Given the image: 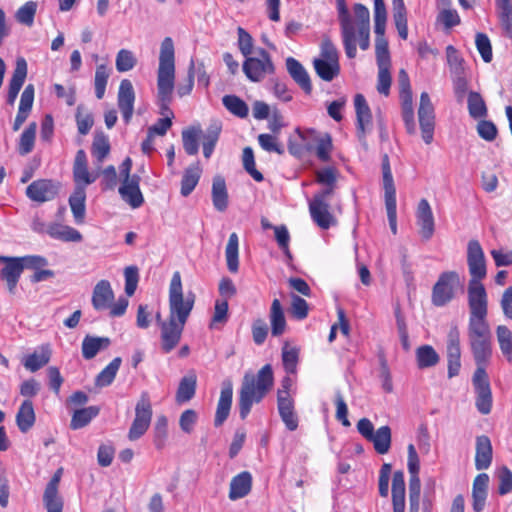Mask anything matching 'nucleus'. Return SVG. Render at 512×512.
Returning a JSON list of instances; mask_svg holds the SVG:
<instances>
[{
  "label": "nucleus",
  "mask_w": 512,
  "mask_h": 512,
  "mask_svg": "<svg viewBox=\"0 0 512 512\" xmlns=\"http://www.w3.org/2000/svg\"><path fill=\"white\" fill-rule=\"evenodd\" d=\"M52 356L50 344H42L38 346L31 354L26 355L22 364L26 370L34 373L47 365Z\"/></svg>",
  "instance_id": "nucleus-25"
},
{
  "label": "nucleus",
  "mask_w": 512,
  "mask_h": 512,
  "mask_svg": "<svg viewBox=\"0 0 512 512\" xmlns=\"http://www.w3.org/2000/svg\"><path fill=\"white\" fill-rule=\"evenodd\" d=\"M194 295H183L180 272L173 273L169 286V318L185 324L194 306Z\"/></svg>",
  "instance_id": "nucleus-4"
},
{
  "label": "nucleus",
  "mask_w": 512,
  "mask_h": 512,
  "mask_svg": "<svg viewBox=\"0 0 512 512\" xmlns=\"http://www.w3.org/2000/svg\"><path fill=\"white\" fill-rule=\"evenodd\" d=\"M252 488V475L243 471L231 479L228 497L235 501L247 496Z\"/></svg>",
  "instance_id": "nucleus-29"
},
{
  "label": "nucleus",
  "mask_w": 512,
  "mask_h": 512,
  "mask_svg": "<svg viewBox=\"0 0 512 512\" xmlns=\"http://www.w3.org/2000/svg\"><path fill=\"white\" fill-rule=\"evenodd\" d=\"M37 5L33 1L26 2L23 6H21L17 13L16 19L19 23L31 26L34 22V17L36 13Z\"/></svg>",
  "instance_id": "nucleus-63"
},
{
  "label": "nucleus",
  "mask_w": 512,
  "mask_h": 512,
  "mask_svg": "<svg viewBox=\"0 0 512 512\" xmlns=\"http://www.w3.org/2000/svg\"><path fill=\"white\" fill-rule=\"evenodd\" d=\"M279 415L289 431H295L298 427V417L294 410L293 399H278L277 402Z\"/></svg>",
  "instance_id": "nucleus-38"
},
{
  "label": "nucleus",
  "mask_w": 512,
  "mask_h": 512,
  "mask_svg": "<svg viewBox=\"0 0 512 512\" xmlns=\"http://www.w3.org/2000/svg\"><path fill=\"white\" fill-rule=\"evenodd\" d=\"M309 211L312 220L321 229L327 230L335 223V218L329 211V204H316L309 202Z\"/></svg>",
  "instance_id": "nucleus-36"
},
{
  "label": "nucleus",
  "mask_w": 512,
  "mask_h": 512,
  "mask_svg": "<svg viewBox=\"0 0 512 512\" xmlns=\"http://www.w3.org/2000/svg\"><path fill=\"white\" fill-rule=\"evenodd\" d=\"M136 65V58L133 53L126 49H121L116 56V69L119 72H127Z\"/></svg>",
  "instance_id": "nucleus-64"
},
{
  "label": "nucleus",
  "mask_w": 512,
  "mask_h": 512,
  "mask_svg": "<svg viewBox=\"0 0 512 512\" xmlns=\"http://www.w3.org/2000/svg\"><path fill=\"white\" fill-rule=\"evenodd\" d=\"M407 468L410 474L409 497H420L421 481L419 478L420 460L413 444L408 445Z\"/></svg>",
  "instance_id": "nucleus-24"
},
{
  "label": "nucleus",
  "mask_w": 512,
  "mask_h": 512,
  "mask_svg": "<svg viewBox=\"0 0 512 512\" xmlns=\"http://www.w3.org/2000/svg\"><path fill=\"white\" fill-rule=\"evenodd\" d=\"M475 449V468L479 471L488 469L493 457V449L489 437L486 435L477 436Z\"/></svg>",
  "instance_id": "nucleus-28"
},
{
  "label": "nucleus",
  "mask_w": 512,
  "mask_h": 512,
  "mask_svg": "<svg viewBox=\"0 0 512 512\" xmlns=\"http://www.w3.org/2000/svg\"><path fill=\"white\" fill-rule=\"evenodd\" d=\"M27 76V62L24 58H18L12 77L9 81L7 103L13 105Z\"/></svg>",
  "instance_id": "nucleus-26"
},
{
  "label": "nucleus",
  "mask_w": 512,
  "mask_h": 512,
  "mask_svg": "<svg viewBox=\"0 0 512 512\" xmlns=\"http://www.w3.org/2000/svg\"><path fill=\"white\" fill-rule=\"evenodd\" d=\"M43 502L47 512H62L63 500L58 491L45 489Z\"/></svg>",
  "instance_id": "nucleus-62"
},
{
  "label": "nucleus",
  "mask_w": 512,
  "mask_h": 512,
  "mask_svg": "<svg viewBox=\"0 0 512 512\" xmlns=\"http://www.w3.org/2000/svg\"><path fill=\"white\" fill-rule=\"evenodd\" d=\"M448 377L457 376L461 368L460 332L457 326L450 328L447 335Z\"/></svg>",
  "instance_id": "nucleus-14"
},
{
  "label": "nucleus",
  "mask_w": 512,
  "mask_h": 512,
  "mask_svg": "<svg viewBox=\"0 0 512 512\" xmlns=\"http://www.w3.org/2000/svg\"><path fill=\"white\" fill-rule=\"evenodd\" d=\"M203 131L199 126H192L182 131L183 148L188 155H196L199 151V139Z\"/></svg>",
  "instance_id": "nucleus-42"
},
{
  "label": "nucleus",
  "mask_w": 512,
  "mask_h": 512,
  "mask_svg": "<svg viewBox=\"0 0 512 512\" xmlns=\"http://www.w3.org/2000/svg\"><path fill=\"white\" fill-rule=\"evenodd\" d=\"M233 397V385L230 379H225L221 384L220 397L217 404L214 424L221 426L228 418Z\"/></svg>",
  "instance_id": "nucleus-22"
},
{
  "label": "nucleus",
  "mask_w": 512,
  "mask_h": 512,
  "mask_svg": "<svg viewBox=\"0 0 512 512\" xmlns=\"http://www.w3.org/2000/svg\"><path fill=\"white\" fill-rule=\"evenodd\" d=\"M459 274L455 271H446L439 275L432 289V303L437 307L448 304L455 296L460 286Z\"/></svg>",
  "instance_id": "nucleus-8"
},
{
  "label": "nucleus",
  "mask_w": 512,
  "mask_h": 512,
  "mask_svg": "<svg viewBox=\"0 0 512 512\" xmlns=\"http://www.w3.org/2000/svg\"><path fill=\"white\" fill-rule=\"evenodd\" d=\"M472 383L476 394L475 406L477 410L483 415L489 414L492 409L493 399L486 370L483 368L476 369Z\"/></svg>",
  "instance_id": "nucleus-11"
},
{
  "label": "nucleus",
  "mask_w": 512,
  "mask_h": 512,
  "mask_svg": "<svg viewBox=\"0 0 512 512\" xmlns=\"http://www.w3.org/2000/svg\"><path fill=\"white\" fill-rule=\"evenodd\" d=\"M225 257H226L228 270L231 273L238 272V269H239V238L235 232H233L229 236L228 243L225 248Z\"/></svg>",
  "instance_id": "nucleus-44"
},
{
  "label": "nucleus",
  "mask_w": 512,
  "mask_h": 512,
  "mask_svg": "<svg viewBox=\"0 0 512 512\" xmlns=\"http://www.w3.org/2000/svg\"><path fill=\"white\" fill-rule=\"evenodd\" d=\"M201 173L202 169L199 163L190 165L185 169L181 180L180 190V193L183 197H187L193 192V190L195 189L200 180Z\"/></svg>",
  "instance_id": "nucleus-39"
},
{
  "label": "nucleus",
  "mask_w": 512,
  "mask_h": 512,
  "mask_svg": "<svg viewBox=\"0 0 512 512\" xmlns=\"http://www.w3.org/2000/svg\"><path fill=\"white\" fill-rule=\"evenodd\" d=\"M37 124L31 122L22 132L19 140L18 151L21 155H27L34 148Z\"/></svg>",
  "instance_id": "nucleus-52"
},
{
  "label": "nucleus",
  "mask_w": 512,
  "mask_h": 512,
  "mask_svg": "<svg viewBox=\"0 0 512 512\" xmlns=\"http://www.w3.org/2000/svg\"><path fill=\"white\" fill-rule=\"evenodd\" d=\"M375 53L377 66H391L390 53L388 49V41L385 34L376 35Z\"/></svg>",
  "instance_id": "nucleus-57"
},
{
  "label": "nucleus",
  "mask_w": 512,
  "mask_h": 512,
  "mask_svg": "<svg viewBox=\"0 0 512 512\" xmlns=\"http://www.w3.org/2000/svg\"><path fill=\"white\" fill-rule=\"evenodd\" d=\"M109 152L110 143L108 138L103 134L96 135L92 143L91 153L98 165L102 164Z\"/></svg>",
  "instance_id": "nucleus-53"
},
{
  "label": "nucleus",
  "mask_w": 512,
  "mask_h": 512,
  "mask_svg": "<svg viewBox=\"0 0 512 512\" xmlns=\"http://www.w3.org/2000/svg\"><path fill=\"white\" fill-rule=\"evenodd\" d=\"M223 106L233 115L246 118L249 113L248 105L236 95H225L222 98Z\"/></svg>",
  "instance_id": "nucleus-50"
},
{
  "label": "nucleus",
  "mask_w": 512,
  "mask_h": 512,
  "mask_svg": "<svg viewBox=\"0 0 512 512\" xmlns=\"http://www.w3.org/2000/svg\"><path fill=\"white\" fill-rule=\"evenodd\" d=\"M298 355V349L289 347L287 343L282 348V362L287 373H294L296 371Z\"/></svg>",
  "instance_id": "nucleus-61"
},
{
  "label": "nucleus",
  "mask_w": 512,
  "mask_h": 512,
  "mask_svg": "<svg viewBox=\"0 0 512 512\" xmlns=\"http://www.w3.org/2000/svg\"><path fill=\"white\" fill-rule=\"evenodd\" d=\"M0 262L5 263L0 271V278L6 282L10 293H14L19 278L23 272L17 257L0 256Z\"/></svg>",
  "instance_id": "nucleus-23"
},
{
  "label": "nucleus",
  "mask_w": 512,
  "mask_h": 512,
  "mask_svg": "<svg viewBox=\"0 0 512 512\" xmlns=\"http://www.w3.org/2000/svg\"><path fill=\"white\" fill-rule=\"evenodd\" d=\"M47 234L55 240L62 242H81L82 234L75 228L61 223H50L47 227Z\"/></svg>",
  "instance_id": "nucleus-31"
},
{
  "label": "nucleus",
  "mask_w": 512,
  "mask_h": 512,
  "mask_svg": "<svg viewBox=\"0 0 512 512\" xmlns=\"http://www.w3.org/2000/svg\"><path fill=\"white\" fill-rule=\"evenodd\" d=\"M368 441L373 444V447L378 454L383 455L388 453L391 447L390 427L387 425L379 427L372 435V438Z\"/></svg>",
  "instance_id": "nucleus-45"
},
{
  "label": "nucleus",
  "mask_w": 512,
  "mask_h": 512,
  "mask_svg": "<svg viewBox=\"0 0 512 512\" xmlns=\"http://www.w3.org/2000/svg\"><path fill=\"white\" fill-rule=\"evenodd\" d=\"M439 359L438 353L430 345H422L416 350L417 365L420 369L435 366Z\"/></svg>",
  "instance_id": "nucleus-48"
},
{
  "label": "nucleus",
  "mask_w": 512,
  "mask_h": 512,
  "mask_svg": "<svg viewBox=\"0 0 512 512\" xmlns=\"http://www.w3.org/2000/svg\"><path fill=\"white\" fill-rule=\"evenodd\" d=\"M496 337L501 353L508 362H512V331L505 325H499Z\"/></svg>",
  "instance_id": "nucleus-47"
},
{
  "label": "nucleus",
  "mask_w": 512,
  "mask_h": 512,
  "mask_svg": "<svg viewBox=\"0 0 512 512\" xmlns=\"http://www.w3.org/2000/svg\"><path fill=\"white\" fill-rule=\"evenodd\" d=\"M118 192L124 202L136 209L144 203V197L140 190V177L132 175V179L122 180Z\"/></svg>",
  "instance_id": "nucleus-16"
},
{
  "label": "nucleus",
  "mask_w": 512,
  "mask_h": 512,
  "mask_svg": "<svg viewBox=\"0 0 512 512\" xmlns=\"http://www.w3.org/2000/svg\"><path fill=\"white\" fill-rule=\"evenodd\" d=\"M274 383L273 370L270 364L264 365L254 375L245 373L239 391V415L245 419L254 404L260 403L270 391Z\"/></svg>",
  "instance_id": "nucleus-2"
},
{
  "label": "nucleus",
  "mask_w": 512,
  "mask_h": 512,
  "mask_svg": "<svg viewBox=\"0 0 512 512\" xmlns=\"http://www.w3.org/2000/svg\"><path fill=\"white\" fill-rule=\"evenodd\" d=\"M228 320V301L217 299L214 306V314L210 322L211 329H220Z\"/></svg>",
  "instance_id": "nucleus-55"
},
{
  "label": "nucleus",
  "mask_w": 512,
  "mask_h": 512,
  "mask_svg": "<svg viewBox=\"0 0 512 512\" xmlns=\"http://www.w3.org/2000/svg\"><path fill=\"white\" fill-rule=\"evenodd\" d=\"M387 11L384 0H374V32L376 35L385 34Z\"/></svg>",
  "instance_id": "nucleus-56"
},
{
  "label": "nucleus",
  "mask_w": 512,
  "mask_h": 512,
  "mask_svg": "<svg viewBox=\"0 0 512 512\" xmlns=\"http://www.w3.org/2000/svg\"><path fill=\"white\" fill-rule=\"evenodd\" d=\"M354 106L357 119V133L358 137L364 138L366 133L372 127V114L370 107L362 94H356L354 97Z\"/></svg>",
  "instance_id": "nucleus-21"
},
{
  "label": "nucleus",
  "mask_w": 512,
  "mask_h": 512,
  "mask_svg": "<svg viewBox=\"0 0 512 512\" xmlns=\"http://www.w3.org/2000/svg\"><path fill=\"white\" fill-rule=\"evenodd\" d=\"M73 179L76 186H82L84 189L97 179V174L88 171L87 155L83 149L76 153L73 164Z\"/></svg>",
  "instance_id": "nucleus-20"
},
{
  "label": "nucleus",
  "mask_w": 512,
  "mask_h": 512,
  "mask_svg": "<svg viewBox=\"0 0 512 512\" xmlns=\"http://www.w3.org/2000/svg\"><path fill=\"white\" fill-rule=\"evenodd\" d=\"M121 358H114L96 377V385L107 387L112 384L121 365Z\"/></svg>",
  "instance_id": "nucleus-51"
},
{
  "label": "nucleus",
  "mask_w": 512,
  "mask_h": 512,
  "mask_svg": "<svg viewBox=\"0 0 512 512\" xmlns=\"http://www.w3.org/2000/svg\"><path fill=\"white\" fill-rule=\"evenodd\" d=\"M313 66L316 74L324 81L330 82L339 75V53L329 39L322 41L320 55L318 58H314Z\"/></svg>",
  "instance_id": "nucleus-5"
},
{
  "label": "nucleus",
  "mask_w": 512,
  "mask_h": 512,
  "mask_svg": "<svg viewBox=\"0 0 512 512\" xmlns=\"http://www.w3.org/2000/svg\"><path fill=\"white\" fill-rule=\"evenodd\" d=\"M175 89V48L172 38L166 37L161 42L159 65L157 70V106L162 118H174L170 109Z\"/></svg>",
  "instance_id": "nucleus-1"
},
{
  "label": "nucleus",
  "mask_w": 512,
  "mask_h": 512,
  "mask_svg": "<svg viewBox=\"0 0 512 512\" xmlns=\"http://www.w3.org/2000/svg\"><path fill=\"white\" fill-rule=\"evenodd\" d=\"M393 21L400 38L406 40L408 37L407 10L404 0L392 1Z\"/></svg>",
  "instance_id": "nucleus-40"
},
{
  "label": "nucleus",
  "mask_w": 512,
  "mask_h": 512,
  "mask_svg": "<svg viewBox=\"0 0 512 512\" xmlns=\"http://www.w3.org/2000/svg\"><path fill=\"white\" fill-rule=\"evenodd\" d=\"M99 412L100 409L97 406H89L75 410L70 422L71 429L78 430L87 426L98 416Z\"/></svg>",
  "instance_id": "nucleus-43"
},
{
  "label": "nucleus",
  "mask_w": 512,
  "mask_h": 512,
  "mask_svg": "<svg viewBox=\"0 0 512 512\" xmlns=\"http://www.w3.org/2000/svg\"><path fill=\"white\" fill-rule=\"evenodd\" d=\"M271 333L273 336H280L286 328V320L281 303L274 299L270 310Z\"/></svg>",
  "instance_id": "nucleus-46"
},
{
  "label": "nucleus",
  "mask_w": 512,
  "mask_h": 512,
  "mask_svg": "<svg viewBox=\"0 0 512 512\" xmlns=\"http://www.w3.org/2000/svg\"><path fill=\"white\" fill-rule=\"evenodd\" d=\"M336 6L345 53L348 58L352 59L356 57L357 54L356 29L345 0H336Z\"/></svg>",
  "instance_id": "nucleus-9"
},
{
  "label": "nucleus",
  "mask_w": 512,
  "mask_h": 512,
  "mask_svg": "<svg viewBox=\"0 0 512 512\" xmlns=\"http://www.w3.org/2000/svg\"><path fill=\"white\" fill-rule=\"evenodd\" d=\"M242 70L246 77L252 82H260L266 76L275 71V66L269 53L263 48L256 50V56H248L242 65Z\"/></svg>",
  "instance_id": "nucleus-7"
},
{
  "label": "nucleus",
  "mask_w": 512,
  "mask_h": 512,
  "mask_svg": "<svg viewBox=\"0 0 512 512\" xmlns=\"http://www.w3.org/2000/svg\"><path fill=\"white\" fill-rule=\"evenodd\" d=\"M243 167L246 172L257 182L263 181L264 177L255 167L254 153L251 147H245L242 154Z\"/></svg>",
  "instance_id": "nucleus-60"
},
{
  "label": "nucleus",
  "mask_w": 512,
  "mask_h": 512,
  "mask_svg": "<svg viewBox=\"0 0 512 512\" xmlns=\"http://www.w3.org/2000/svg\"><path fill=\"white\" fill-rule=\"evenodd\" d=\"M111 341L108 337L86 335L82 342V356L86 360L94 358L98 352L106 349Z\"/></svg>",
  "instance_id": "nucleus-35"
},
{
  "label": "nucleus",
  "mask_w": 512,
  "mask_h": 512,
  "mask_svg": "<svg viewBox=\"0 0 512 512\" xmlns=\"http://www.w3.org/2000/svg\"><path fill=\"white\" fill-rule=\"evenodd\" d=\"M212 202L214 208L223 212L228 207V193L225 179L221 176H215L212 183Z\"/></svg>",
  "instance_id": "nucleus-37"
},
{
  "label": "nucleus",
  "mask_w": 512,
  "mask_h": 512,
  "mask_svg": "<svg viewBox=\"0 0 512 512\" xmlns=\"http://www.w3.org/2000/svg\"><path fill=\"white\" fill-rule=\"evenodd\" d=\"M196 376L194 374L183 377L179 383L176 393V400L178 403H184L191 400L196 391Z\"/></svg>",
  "instance_id": "nucleus-49"
},
{
  "label": "nucleus",
  "mask_w": 512,
  "mask_h": 512,
  "mask_svg": "<svg viewBox=\"0 0 512 512\" xmlns=\"http://www.w3.org/2000/svg\"><path fill=\"white\" fill-rule=\"evenodd\" d=\"M286 68L292 79L303 89L306 94L312 91L310 76L304 66L295 58L286 59Z\"/></svg>",
  "instance_id": "nucleus-30"
},
{
  "label": "nucleus",
  "mask_w": 512,
  "mask_h": 512,
  "mask_svg": "<svg viewBox=\"0 0 512 512\" xmlns=\"http://www.w3.org/2000/svg\"><path fill=\"white\" fill-rule=\"evenodd\" d=\"M185 324L168 319L161 322V347L165 353L172 351L180 342Z\"/></svg>",
  "instance_id": "nucleus-19"
},
{
  "label": "nucleus",
  "mask_w": 512,
  "mask_h": 512,
  "mask_svg": "<svg viewBox=\"0 0 512 512\" xmlns=\"http://www.w3.org/2000/svg\"><path fill=\"white\" fill-rule=\"evenodd\" d=\"M220 127L217 125L210 126L202 136L203 154L205 158H210L216 143L219 139Z\"/></svg>",
  "instance_id": "nucleus-59"
},
{
  "label": "nucleus",
  "mask_w": 512,
  "mask_h": 512,
  "mask_svg": "<svg viewBox=\"0 0 512 512\" xmlns=\"http://www.w3.org/2000/svg\"><path fill=\"white\" fill-rule=\"evenodd\" d=\"M468 110L472 118L478 119L487 115V107L478 92L471 91L468 95Z\"/></svg>",
  "instance_id": "nucleus-54"
},
{
  "label": "nucleus",
  "mask_w": 512,
  "mask_h": 512,
  "mask_svg": "<svg viewBox=\"0 0 512 512\" xmlns=\"http://www.w3.org/2000/svg\"><path fill=\"white\" fill-rule=\"evenodd\" d=\"M415 217L421 237L424 240H429L434 234L435 222L431 206L426 199L419 201Z\"/></svg>",
  "instance_id": "nucleus-18"
},
{
  "label": "nucleus",
  "mask_w": 512,
  "mask_h": 512,
  "mask_svg": "<svg viewBox=\"0 0 512 512\" xmlns=\"http://www.w3.org/2000/svg\"><path fill=\"white\" fill-rule=\"evenodd\" d=\"M135 92L130 80L123 79L120 82L117 104L124 122H130L134 112Z\"/></svg>",
  "instance_id": "nucleus-17"
},
{
  "label": "nucleus",
  "mask_w": 512,
  "mask_h": 512,
  "mask_svg": "<svg viewBox=\"0 0 512 512\" xmlns=\"http://www.w3.org/2000/svg\"><path fill=\"white\" fill-rule=\"evenodd\" d=\"M402 118L409 134H413L416 131V124L414 119V108L412 91L400 92Z\"/></svg>",
  "instance_id": "nucleus-41"
},
{
  "label": "nucleus",
  "mask_w": 512,
  "mask_h": 512,
  "mask_svg": "<svg viewBox=\"0 0 512 512\" xmlns=\"http://www.w3.org/2000/svg\"><path fill=\"white\" fill-rule=\"evenodd\" d=\"M393 512H405V479L401 470L395 471L392 478Z\"/></svg>",
  "instance_id": "nucleus-32"
},
{
  "label": "nucleus",
  "mask_w": 512,
  "mask_h": 512,
  "mask_svg": "<svg viewBox=\"0 0 512 512\" xmlns=\"http://www.w3.org/2000/svg\"><path fill=\"white\" fill-rule=\"evenodd\" d=\"M114 300V292L108 280H100L93 288L92 306L95 310L108 309Z\"/></svg>",
  "instance_id": "nucleus-27"
},
{
  "label": "nucleus",
  "mask_w": 512,
  "mask_h": 512,
  "mask_svg": "<svg viewBox=\"0 0 512 512\" xmlns=\"http://www.w3.org/2000/svg\"><path fill=\"white\" fill-rule=\"evenodd\" d=\"M85 200L86 190L82 186H76L74 192L69 197V205L77 224L84 222L86 211Z\"/></svg>",
  "instance_id": "nucleus-34"
},
{
  "label": "nucleus",
  "mask_w": 512,
  "mask_h": 512,
  "mask_svg": "<svg viewBox=\"0 0 512 512\" xmlns=\"http://www.w3.org/2000/svg\"><path fill=\"white\" fill-rule=\"evenodd\" d=\"M36 415L31 400L25 399L16 414V423L22 433H27L35 424Z\"/></svg>",
  "instance_id": "nucleus-33"
},
{
  "label": "nucleus",
  "mask_w": 512,
  "mask_h": 512,
  "mask_svg": "<svg viewBox=\"0 0 512 512\" xmlns=\"http://www.w3.org/2000/svg\"><path fill=\"white\" fill-rule=\"evenodd\" d=\"M57 194L58 184L50 179L35 180L26 188V196L37 203L51 201Z\"/></svg>",
  "instance_id": "nucleus-15"
},
{
  "label": "nucleus",
  "mask_w": 512,
  "mask_h": 512,
  "mask_svg": "<svg viewBox=\"0 0 512 512\" xmlns=\"http://www.w3.org/2000/svg\"><path fill=\"white\" fill-rule=\"evenodd\" d=\"M419 124L422 132V139L426 144L433 141L435 127L434 106L427 92H422L418 109Z\"/></svg>",
  "instance_id": "nucleus-12"
},
{
  "label": "nucleus",
  "mask_w": 512,
  "mask_h": 512,
  "mask_svg": "<svg viewBox=\"0 0 512 512\" xmlns=\"http://www.w3.org/2000/svg\"><path fill=\"white\" fill-rule=\"evenodd\" d=\"M109 76L110 70L106 65L101 64L97 66L94 77V86L96 98L99 100L105 95Z\"/></svg>",
  "instance_id": "nucleus-58"
},
{
  "label": "nucleus",
  "mask_w": 512,
  "mask_h": 512,
  "mask_svg": "<svg viewBox=\"0 0 512 512\" xmlns=\"http://www.w3.org/2000/svg\"><path fill=\"white\" fill-rule=\"evenodd\" d=\"M469 321L487 320L488 296L481 282L468 283Z\"/></svg>",
  "instance_id": "nucleus-10"
},
{
  "label": "nucleus",
  "mask_w": 512,
  "mask_h": 512,
  "mask_svg": "<svg viewBox=\"0 0 512 512\" xmlns=\"http://www.w3.org/2000/svg\"><path fill=\"white\" fill-rule=\"evenodd\" d=\"M467 264L471 279L481 282L486 277V260L484 251L478 240H470L467 245Z\"/></svg>",
  "instance_id": "nucleus-13"
},
{
  "label": "nucleus",
  "mask_w": 512,
  "mask_h": 512,
  "mask_svg": "<svg viewBox=\"0 0 512 512\" xmlns=\"http://www.w3.org/2000/svg\"><path fill=\"white\" fill-rule=\"evenodd\" d=\"M153 410L149 393L143 391L135 405V416L128 431V439L136 441L149 429Z\"/></svg>",
  "instance_id": "nucleus-6"
},
{
  "label": "nucleus",
  "mask_w": 512,
  "mask_h": 512,
  "mask_svg": "<svg viewBox=\"0 0 512 512\" xmlns=\"http://www.w3.org/2000/svg\"><path fill=\"white\" fill-rule=\"evenodd\" d=\"M467 335L476 369L486 370L492 356V334L488 321H468Z\"/></svg>",
  "instance_id": "nucleus-3"
}]
</instances>
